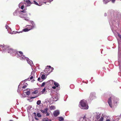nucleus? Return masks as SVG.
I'll list each match as a JSON object with an SVG mask.
<instances>
[{
    "label": "nucleus",
    "mask_w": 121,
    "mask_h": 121,
    "mask_svg": "<svg viewBox=\"0 0 121 121\" xmlns=\"http://www.w3.org/2000/svg\"><path fill=\"white\" fill-rule=\"evenodd\" d=\"M9 121H13L12 120H10Z\"/></svg>",
    "instance_id": "4d7b16f0"
},
{
    "label": "nucleus",
    "mask_w": 121,
    "mask_h": 121,
    "mask_svg": "<svg viewBox=\"0 0 121 121\" xmlns=\"http://www.w3.org/2000/svg\"><path fill=\"white\" fill-rule=\"evenodd\" d=\"M56 86H53L52 87V88L54 89H55L56 88Z\"/></svg>",
    "instance_id": "37998d69"
},
{
    "label": "nucleus",
    "mask_w": 121,
    "mask_h": 121,
    "mask_svg": "<svg viewBox=\"0 0 121 121\" xmlns=\"http://www.w3.org/2000/svg\"><path fill=\"white\" fill-rule=\"evenodd\" d=\"M50 108L51 110L54 109H55V107L54 106H51L50 107Z\"/></svg>",
    "instance_id": "412c9836"
},
{
    "label": "nucleus",
    "mask_w": 121,
    "mask_h": 121,
    "mask_svg": "<svg viewBox=\"0 0 121 121\" xmlns=\"http://www.w3.org/2000/svg\"><path fill=\"white\" fill-rule=\"evenodd\" d=\"M48 82H49L50 85H52L53 84L54 81L52 80H50Z\"/></svg>",
    "instance_id": "a211bd4d"
},
{
    "label": "nucleus",
    "mask_w": 121,
    "mask_h": 121,
    "mask_svg": "<svg viewBox=\"0 0 121 121\" xmlns=\"http://www.w3.org/2000/svg\"><path fill=\"white\" fill-rule=\"evenodd\" d=\"M45 91V88H44V89H43V90H42V92L43 93Z\"/></svg>",
    "instance_id": "2f4dec72"
},
{
    "label": "nucleus",
    "mask_w": 121,
    "mask_h": 121,
    "mask_svg": "<svg viewBox=\"0 0 121 121\" xmlns=\"http://www.w3.org/2000/svg\"><path fill=\"white\" fill-rule=\"evenodd\" d=\"M22 3H20L19 4V8H20V7L21 6V5L22 4Z\"/></svg>",
    "instance_id": "ea45409f"
},
{
    "label": "nucleus",
    "mask_w": 121,
    "mask_h": 121,
    "mask_svg": "<svg viewBox=\"0 0 121 121\" xmlns=\"http://www.w3.org/2000/svg\"><path fill=\"white\" fill-rule=\"evenodd\" d=\"M45 84V82H43L41 85V87H43V86H44Z\"/></svg>",
    "instance_id": "c756f323"
},
{
    "label": "nucleus",
    "mask_w": 121,
    "mask_h": 121,
    "mask_svg": "<svg viewBox=\"0 0 121 121\" xmlns=\"http://www.w3.org/2000/svg\"><path fill=\"white\" fill-rule=\"evenodd\" d=\"M35 119L36 120H38V119L36 117H35Z\"/></svg>",
    "instance_id": "09e8293b"
},
{
    "label": "nucleus",
    "mask_w": 121,
    "mask_h": 121,
    "mask_svg": "<svg viewBox=\"0 0 121 121\" xmlns=\"http://www.w3.org/2000/svg\"><path fill=\"white\" fill-rule=\"evenodd\" d=\"M9 47L7 45H0V49L1 51H2L3 52H7Z\"/></svg>",
    "instance_id": "20e7f679"
},
{
    "label": "nucleus",
    "mask_w": 121,
    "mask_h": 121,
    "mask_svg": "<svg viewBox=\"0 0 121 121\" xmlns=\"http://www.w3.org/2000/svg\"><path fill=\"white\" fill-rule=\"evenodd\" d=\"M111 0H103V1L104 3L106 4ZM111 0L112 3H114L115 0Z\"/></svg>",
    "instance_id": "9d476101"
},
{
    "label": "nucleus",
    "mask_w": 121,
    "mask_h": 121,
    "mask_svg": "<svg viewBox=\"0 0 121 121\" xmlns=\"http://www.w3.org/2000/svg\"><path fill=\"white\" fill-rule=\"evenodd\" d=\"M59 114V112L58 110L56 111L53 113L55 117L57 116Z\"/></svg>",
    "instance_id": "9b49d317"
},
{
    "label": "nucleus",
    "mask_w": 121,
    "mask_h": 121,
    "mask_svg": "<svg viewBox=\"0 0 121 121\" xmlns=\"http://www.w3.org/2000/svg\"><path fill=\"white\" fill-rule=\"evenodd\" d=\"M120 116H121V115H120Z\"/></svg>",
    "instance_id": "bf43d9fd"
},
{
    "label": "nucleus",
    "mask_w": 121,
    "mask_h": 121,
    "mask_svg": "<svg viewBox=\"0 0 121 121\" xmlns=\"http://www.w3.org/2000/svg\"><path fill=\"white\" fill-rule=\"evenodd\" d=\"M33 78V75H32L30 77V79H32Z\"/></svg>",
    "instance_id": "58836bf2"
},
{
    "label": "nucleus",
    "mask_w": 121,
    "mask_h": 121,
    "mask_svg": "<svg viewBox=\"0 0 121 121\" xmlns=\"http://www.w3.org/2000/svg\"><path fill=\"white\" fill-rule=\"evenodd\" d=\"M78 121H91L89 119H86V117L85 116H84L83 117H81L79 119Z\"/></svg>",
    "instance_id": "0eeeda50"
},
{
    "label": "nucleus",
    "mask_w": 121,
    "mask_h": 121,
    "mask_svg": "<svg viewBox=\"0 0 121 121\" xmlns=\"http://www.w3.org/2000/svg\"><path fill=\"white\" fill-rule=\"evenodd\" d=\"M72 85H70V87H71V86H72Z\"/></svg>",
    "instance_id": "5fc2aeb1"
},
{
    "label": "nucleus",
    "mask_w": 121,
    "mask_h": 121,
    "mask_svg": "<svg viewBox=\"0 0 121 121\" xmlns=\"http://www.w3.org/2000/svg\"><path fill=\"white\" fill-rule=\"evenodd\" d=\"M38 93V91L36 90L35 91H33L32 92V94H36Z\"/></svg>",
    "instance_id": "5701e85b"
},
{
    "label": "nucleus",
    "mask_w": 121,
    "mask_h": 121,
    "mask_svg": "<svg viewBox=\"0 0 121 121\" xmlns=\"http://www.w3.org/2000/svg\"><path fill=\"white\" fill-rule=\"evenodd\" d=\"M26 2L28 4L31 3L30 1L29 0H26Z\"/></svg>",
    "instance_id": "b1692460"
},
{
    "label": "nucleus",
    "mask_w": 121,
    "mask_h": 121,
    "mask_svg": "<svg viewBox=\"0 0 121 121\" xmlns=\"http://www.w3.org/2000/svg\"><path fill=\"white\" fill-rule=\"evenodd\" d=\"M20 54L21 55V56L20 59L21 60H26L27 62L31 66H32L33 65V64L32 61L29 59L28 58L25 57L24 55H23V53L22 52H19Z\"/></svg>",
    "instance_id": "f03ea898"
},
{
    "label": "nucleus",
    "mask_w": 121,
    "mask_h": 121,
    "mask_svg": "<svg viewBox=\"0 0 121 121\" xmlns=\"http://www.w3.org/2000/svg\"><path fill=\"white\" fill-rule=\"evenodd\" d=\"M112 99L113 100L114 103H115V102H116V103H117V102L115 100H116V98H115V97H113L112 96L108 100V102L109 106L111 108L112 107Z\"/></svg>",
    "instance_id": "39448f33"
},
{
    "label": "nucleus",
    "mask_w": 121,
    "mask_h": 121,
    "mask_svg": "<svg viewBox=\"0 0 121 121\" xmlns=\"http://www.w3.org/2000/svg\"><path fill=\"white\" fill-rule=\"evenodd\" d=\"M48 110V108H46L44 109V110H41V111L42 113H46V112H47Z\"/></svg>",
    "instance_id": "f8f14e48"
},
{
    "label": "nucleus",
    "mask_w": 121,
    "mask_h": 121,
    "mask_svg": "<svg viewBox=\"0 0 121 121\" xmlns=\"http://www.w3.org/2000/svg\"><path fill=\"white\" fill-rule=\"evenodd\" d=\"M63 118L62 117H59V121H62L63 120Z\"/></svg>",
    "instance_id": "4be33fe9"
},
{
    "label": "nucleus",
    "mask_w": 121,
    "mask_h": 121,
    "mask_svg": "<svg viewBox=\"0 0 121 121\" xmlns=\"http://www.w3.org/2000/svg\"><path fill=\"white\" fill-rule=\"evenodd\" d=\"M42 121H51V120L46 118L42 119Z\"/></svg>",
    "instance_id": "f3484780"
},
{
    "label": "nucleus",
    "mask_w": 121,
    "mask_h": 121,
    "mask_svg": "<svg viewBox=\"0 0 121 121\" xmlns=\"http://www.w3.org/2000/svg\"><path fill=\"white\" fill-rule=\"evenodd\" d=\"M27 100H28L29 102H32V100H31L30 99H27Z\"/></svg>",
    "instance_id": "4c0bfd02"
},
{
    "label": "nucleus",
    "mask_w": 121,
    "mask_h": 121,
    "mask_svg": "<svg viewBox=\"0 0 121 121\" xmlns=\"http://www.w3.org/2000/svg\"><path fill=\"white\" fill-rule=\"evenodd\" d=\"M59 95L58 94H57L55 95L52 97L53 99V101H56L57 100Z\"/></svg>",
    "instance_id": "6e6552de"
},
{
    "label": "nucleus",
    "mask_w": 121,
    "mask_h": 121,
    "mask_svg": "<svg viewBox=\"0 0 121 121\" xmlns=\"http://www.w3.org/2000/svg\"><path fill=\"white\" fill-rule=\"evenodd\" d=\"M48 67L49 68H51V66H47V67L44 70V71L45 72L46 71H48V70H47V69H48ZM48 69H49L48 68Z\"/></svg>",
    "instance_id": "aec40b11"
},
{
    "label": "nucleus",
    "mask_w": 121,
    "mask_h": 121,
    "mask_svg": "<svg viewBox=\"0 0 121 121\" xmlns=\"http://www.w3.org/2000/svg\"><path fill=\"white\" fill-rule=\"evenodd\" d=\"M117 39L118 43L119 44H120V42L119 41V40H118V39Z\"/></svg>",
    "instance_id": "79ce46f5"
},
{
    "label": "nucleus",
    "mask_w": 121,
    "mask_h": 121,
    "mask_svg": "<svg viewBox=\"0 0 121 121\" xmlns=\"http://www.w3.org/2000/svg\"><path fill=\"white\" fill-rule=\"evenodd\" d=\"M24 93H25L26 95H29L30 93V92L29 91H27L26 90H24Z\"/></svg>",
    "instance_id": "2eb2a0df"
},
{
    "label": "nucleus",
    "mask_w": 121,
    "mask_h": 121,
    "mask_svg": "<svg viewBox=\"0 0 121 121\" xmlns=\"http://www.w3.org/2000/svg\"><path fill=\"white\" fill-rule=\"evenodd\" d=\"M24 19L26 21H28V19H26V18H24Z\"/></svg>",
    "instance_id": "8fccbe9b"
},
{
    "label": "nucleus",
    "mask_w": 121,
    "mask_h": 121,
    "mask_svg": "<svg viewBox=\"0 0 121 121\" xmlns=\"http://www.w3.org/2000/svg\"><path fill=\"white\" fill-rule=\"evenodd\" d=\"M27 83H26V85H24L22 87L23 88L25 89L26 88V86L27 85Z\"/></svg>",
    "instance_id": "a878e982"
},
{
    "label": "nucleus",
    "mask_w": 121,
    "mask_h": 121,
    "mask_svg": "<svg viewBox=\"0 0 121 121\" xmlns=\"http://www.w3.org/2000/svg\"><path fill=\"white\" fill-rule=\"evenodd\" d=\"M104 16H106V13H105V14H104Z\"/></svg>",
    "instance_id": "603ef678"
},
{
    "label": "nucleus",
    "mask_w": 121,
    "mask_h": 121,
    "mask_svg": "<svg viewBox=\"0 0 121 121\" xmlns=\"http://www.w3.org/2000/svg\"><path fill=\"white\" fill-rule=\"evenodd\" d=\"M27 16V14H24L22 13H21L19 16V17L21 18Z\"/></svg>",
    "instance_id": "ddd939ff"
},
{
    "label": "nucleus",
    "mask_w": 121,
    "mask_h": 121,
    "mask_svg": "<svg viewBox=\"0 0 121 121\" xmlns=\"http://www.w3.org/2000/svg\"><path fill=\"white\" fill-rule=\"evenodd\" d=\"M37 116L38 117H41V115L39 113H37Z\"/></svg>",
    "instance_id": "bb28decb"
},
{
    "label": "nucleus",
    "mask_w": 121,
    "mask_h": 121,
    "mask_svg": "<svg viewBox=\"0 0 121 121\" xmlns=\"http://www.w3.org/2000/svg\"><path fill=\"white\" fill-rule=\"evenodd\" d=\"M21 8L22 9H23L24 8V5H22L21 6Z\"/></svg>",
    "instance_id": "e433bc0d"
},
{
    "label": "nucleus",
    "mask_w": 121,
    "mask_h": 121,
    "mask_svg": "<svg viewBox=\"0 0 121 121\" xmlns=\"http://www.w3.org/2000/svg\"><path fill=\"white\" fill-rule=\"evenodd\" d=\"M21 12L24 13H25L26 12L24 10H23V11H21Z\"/></svg>",
    "instance_id": "49530a36"
},
{
    "label": "nucleus",
    "mask_w": 121,
    "mask_h": 121,
    "mask_svg": "<svg viewBox=\"0 0 121 121\" xmlns=\"http://www.w3.org/2000/svg\"><path fill=\"white\" fill-rule=\"evenodd\" d=\"M38 97V95H36L35 97H30V99H34L35 98H36Z\"/></svg>",
    "instance_id": "c85d7f7f"
},
{
    "label": "nucleus",
    "mask_w": 121,
    "mask_h": 121,
    "mask_svg": "<svg viewBox=\"0 0 121 121\" xmlns=\"http://www.w3.org/2000/svg\"><path fill=\"white\" fill-rule=\"evenodd\" d=\"M80 104L79 106L81 109H87L88 108V106L86 100H81L80 102Z\"/></svg>",
    "instance_id": "7ed1b4c3"
},
{
    "label": "nucleus",
    "mask_w": 121,
    "mask_h": 121,
    "mask_svg": "<svg viewBox=\"0 0 121 121\" xmlns=\"http://www.w3.org/2000/svg\"><path fill=\"white\" fill-rule=\"evenodd\" d=\"M91 79H92V77L91 78Z\"/></svg>",
    "instance_id": "052dcab7"
},
{
    "label": "nucleus",
    "mask_w": 121,
    "mask_h": 121,
    "mask_svg": "<svg viewBox=\"0 0 121 121\" xmlns=\"http://www.w3.org/2000/svg\"><path fill=\"white\" fill-rule=\"evenodd\" d=\"M34 3L35 4H36L37 5H39V6L40 5H39L38 4V3L37 2H36L35 1H34Z\"/></svg>",
    "instance_id": "7c9ffc66"
},
{
    "label": "nucleus",
    "mask_w": 121,
    "mask_h": 121,
    "mask_svg": "<svg viewBox=\"0 0 121 121\" xmlns=\"http://www.w3.org/2000/svg\"><path fill=\"white\" fill-rule=\"evenodd\" d=\"M30 6V5H29V4H28L27 5V6Z\"/></svg>",
    "instance_id": "864d4df0"
},
{
    "label": "nucleus",
    "mask_w": 121,
    "mask_h": 121,
    "mask_svg": "<svg viewBox=\"0 0 121 121\" xmlns=\"http://www.w3.org/2000/svg\"><path fill=\"white\" fill-rule=\"evenodd\" d=\"M16 33H22V32H23V31H21L20 32L16 31Z\"/></svg>",
    "instance_id": "a19ab883"
},
{
    "label": "nucleus",
    "mask_w": 121,
    "mask_h": 121,
    "mask_svg": "<svg viewBox=\"0 0 121 121\" xmlns=\"http://www.w3.org/2000/svg\"><path fill=\"white\" fill-rule=\"evenodd\" d=\"M53 0H51L50 2H51V1H52Z\"/></svg>",
    "instance_id": "13d9d810"
},
{
    "label": "nucleus",
    "mask_w": 121,
    "mask_h": 121,
    "mask_svg": "<svg viewBox=\"0 0 121 121\" xmlns=\"http://www.w3.org/2000/svg\"><path fill=\"white\" fill-rule=\"evenodd\" d=\"M16 13H17V11H15V12H14L13 14L14 15H16Z\"/></svg>",
    "instance_id": "473e14b6"
},
{
    "label": "nucleus",
    "mask_w": 121,
    "mask_h": 121,
    "mask_svg": "<svg viewBox=\"0 0 121 121\" xmlns=\"http://www.w3.org/2000/svg\"><path fill=\"white\" fill-rule=\"evenodd\" d=\"M31 23L32 26L29 25V27L31 29H33L35 27V25L34 22L32 21H31Z\"/></svg>",
    "instance_id": "1a4fd4ad"
},
{
    "label": "nucleus",
    "mask_w": 121,
    "mask_h": 121,
    "mask_svg": "<svg viewBox=\"0 0 121 121\" xmlns=\"http://www.w3.org/2000/svg\"><path fill=\"white\" fill-rule=\"evenodd\" d=\"M118 35L121 40V35H120L119 34H118Z\"/></svg>",
    "instance_id": "72a5a7b5"
},
{
    "label": "nucleus",
    "mask_w": 121,
    "mask_h": 121,
    "mask_svg": "<svg viewBox=\"0 0 121 121\" xmlns=\"http://www.w3.org/2000/svg\"><path fill=\"white\" fill-rule=\"evenodd\" d=\"M19 88V86H18V89L17 90V91L18 92V91H19V89H18Z\"/></svg>",
    "instance_id": "3c124183"
},
{
    "label": "nucleus",
    "mask_w": 121,
    "mask_h": 121,
    "mask_svg": "<svg viewBox=\"0 0 121 121\" xmlns=\"http://www.w3.org/2000/svg\"><path fill=\"white\" fill-rule=\"evenodd\" d=\"M54 84L56 87H58L59 85L58 83L56 82H54Z\"/></svg>",
    "instance_id": "6ab92c4d"
},
{
    "label": "nucleus",
    "mask_w": 121,
    "mask_h": 121,
    "mask_svg": "<svg viewBox=\"0 0 121 121\" xmlns=\"http://www.w3.org/2000/svg\"><path fill=\"white\" fill-rule=\"evenodd\" d=\"M34 113V114H36V113L35 112Z\"/></svg>",
    "instance_id": "6e6d98bb"
},
{
    "label": "nucleus",
    "mask_w": 121,
    "mask_h": 121,
    "mask_svg": "<svg viewBox=\"0 0 121 121\" xmlns=\"http://www.w3.org/2000/svg\"><path fill=\"white\" fill-rule=\"evenodd\" d=\"M109 23L110 25H112L113 24L112 23V22H110V21H109Z\"/></svg>",
    "instance_id": "c03bdc74"
},
{
    "label": "nucleus",
    "mask_w": 121,
    "mask_h": 121,
    "mask_svg": "<svg viewBox=\"0 0 121 121\" xmlns=\"http://www.w3.org/2000/svg\"><path fill=\"white\" fill-rule=\"evenodd\" d=\"M32 30L30 28H26L25 29H23V31H24V32H27L28 31H29L30 30Z\"/></svg>",
    "instance_id": "4468645a"
},
{
    "label": "nucleus",
    "mask_w": 121,
    "mask_h": 121,
    "mask_svg": "<svg viewBox=\"0 0 121 121\" xmlns=\"http://www.w3.org/2000/svg\"><path fill=\"white\" fill-rule=\"evenodd\" d=\"M41 77L42 80H43L46 78V76L45 75L43 74L42 75Z\"/></svg>",
    "instance_id": "dca6fc26"
},
{
    "label": "nucleus",
    "mask_w": 121,
    "mask_h": 121,
    "mask_svg": "<svg viewBox=\"0 0 121 121\" xmlns=\"http://www.w3.org/2000/svg\"><path fill=\"white\" fill-rule=\"evenodd\" d=\"M46 113V116H48L49 115V113L47 112Z\"/></svg>",
    "instance_id": "a18cd8bd"
},
{
    "label": "nucleus",
    "mask_w": 121,
    "mask_h": 121,
    "mask_svg": "<svg viewBox=\"0 0 121 121\" xmlns=\"http://www.w3.org/2000/svg\"><path fill=\"white\" fill-rule=\"evenodd\" d=\"M35 73V72L34 71H32L31 73V75H33V76L34 73Z\"/></svg>",
    "instance_id": "f704fd0d"
},
{
    "label": "nucleus",
    "mask_w": 121,
    "mask_h": 121,
    "mask_svg": "<svg viewBox=\"0 0 121 121\" xmlns=\"http://www.w3.org/2000/svg\"><path fill=\"white\" fill-rule=\"evenodd\" d=\"M38 81H39V82H42L43 81V80H42V79H41L40 78H39L38 79Z\"/></svg>",
    "instance_id": "cd10ccee"
},
{
    "label": "nucleus",
    "mask_w": 121,
    "mask_h": 121,
    "mask_svg": "<svg viewBox=\"0 0 121 121\" xmlns=\"http://www.w3.org/2000/svg\"><path fill=\"white\" fill-rule=\"evenodd\" d=\"M95 94L94 92H91V93L89 98V100H91L95 98Z\"/></svg>",
    "instance_id": "423d86ee"
},
{
    "label": "nucleus",
    "mask_w": 121,
    "mask_h": 121,
    "mask_svg": "<svg viewBox=\"0 0 121 121\" xmlns=\"http://www.w3.org/2000/svg\"><path fill=\"white\" fill-rule=\"evenodd\" d=\"M51 71L52 72L53 70L54 69V68L53 67H51Z\"/></svg>",
    "instance_id": "de8ad7c7"
},
{
    "label": "nucleus",
    "mask_w": 121,
    "mask_h": 121,
    "mask_svg": "<svg viewBox=\"0 0 121 121\" xmlns=\"http://www.w3.org/2000/svg\"><path fill=\"white\" fill-rule=\"evenodd\" d=\"M20 52H17L16 50L13 49L9 47L7 52L8 53H10L13 56H16L17 57L20 58L21 56V55L19 53Z\"/></svg>",
    "instance_id": "f257e3e1"
},
{
    "label": "nucleus",
    "mask_w": 121,
    "mask_h": 121,
    "mask_svg": "<svg viewBox=\"0 0 121 121\" xmlns=\"http://www.w3.org/2000/svg\"><path fill=\"white\" fill-rule=\"evenodd\" d=\"M41 101L40 100H38L37 102V105H39L41 103Z\"/></svg>",
    "instance_id": "393cba45"
},
{
    "label": "nucleus",
    "mask_w": 121,
    "mask_h": 121,
    "mask_svg": "<svg viewBox=\"0 0 121 121\" xmlns=\"http://www.w3.org/2000/svg\"><path fill=\"white\" fill-rule=\"evenodd\" d=\"M6 28V29H10V28L8 26H7V25H6L5 26Z\"/></svg>",
    "instance_id": "c9c22d12"
}]
</instances>
